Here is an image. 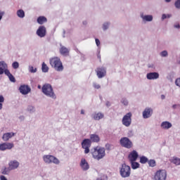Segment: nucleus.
Here are the masks:
<instances>
[{
	"mask_svg": "<svg viewBox=\"0 0 180 180\" xmlns=\"http://www.w3.org/2000/svg\"><path fill=\"white\" fill-rule=\"evenodd\" d=\"M91 155L94 160L100 161V160L105 158L106 155V151L105 148L97 146L94 148L93 150L91 151Z\"/></svg>",
	"mask_w": 180,
	"mask_h": 180,
	"instance_id": "f257e3e1",
	"label": "nucleus"
},
{
	"mask_svg": "<svg viewBox=\"0 0 180 180\" xmlns=\"http://www.w3.org/2000/svg\"><path fill=\"white\" fill-rule=\"evenodd\" d=\"M42 93L48 98H51V99H57V96L50 84H45L42 86Z\"/></svg>",
	"mask_w": 180,
	"mask_h": 180,
	"instance_id": "f03ea898",
	"label": "nucleus"
},
{
	"mask_svg": "<svg viewBox=\"0 0 180 180\" xmlns=\"http://www.w3.org/2000/svg\"><path fill=\"white\" fill-rule=\"evenodd\" d=\"M49 63L52 68H54L56 71L58 72H61V71L64 70V66L63 65V63L61 60L58 57L51 58L49 60Z\"/></svg>",
	"mask_w": 180,
	"mask_h": 180,
	"instance_id": "7ed1b4c3",
	"label": "nucleus"
},
{
	"mask_svg": "<svg viewBox=\"0 0 180 180\" xmlns=\"http://www.w3.org/2000/svg\"><path fill=\"white\" fill-rule=\"evenodd\" d=\"M120 174L122 178H129V176H130V174H131V169L130 168V166L124 163L122 164L120 169Z\"/></svg>",
	"mask_w": 180,
	"mask_h": 180,
	"instance_id": "20e7f679",
	"label": "nucleus"
},
{
	"mask_svg": "<svg viewBox=\"0 0 180 180\" xmlns=\"http://www.w3.org/2000/svg\"><path fill=\"white\" fill-rule=\"evenodd\" d=\"M42 158L45 164H55L56 165H58V164H60V160L54 155H44Z\"/></svg>",
	"mask_w": 180,
	"mask_h": 180,
	"instance_id": "39448f33",
	"label": "nucleus"
},
{
	"mask_svg": "<svg viewBox=\"0 0 180 180\" xmlns=\"http://www.w3.org/2000/svg\"><path fill=\"white\" fill-rule=\"evenodd\" d=\"M168 174L165 169L158 170L153 177V180H167Z\"/></svg>",
	"mask_w": 180,
	"mask_h": 180,
	"instance_id": "423d86ee",
	"label": "nucleus"
},
{
	"mask_svg": "<svg viewBox=\"0 0 180 180\" xmlns=\"http://www.w3.org/2000/svg\"><path fill=\"white\" fill-rule=\"evenodd\" d=\"M120 144L121 147L124 148H133V142L128 137H122L120 140Z\"/></svg>",
	"mask_w": 180,
	"mask_h": 180,
	"instance_id": "0eeeda50",
	"label": "nucleus"
},
{
	"mask_svg": "<svg viewBox=\"0 0 180 180\" xmlns=\"http://www.w3.org/2000/svg\"><path fill=\"white\" fill-rule=\"evenodd\" d=\"M132 116L133 114H131V112H127L123 116L122 119V124H123V126H125V127H130V126H131Z\"/></svg>",
	"mask_w": 180,
	"mask_h": 180,
	"instance_id": "6e6552de",
	"label": "nucleus"
},
{
	"mask_svg": "<svg viewBox=\"0 0 180 180\" xmlns=\"http://www.w3.org/2000/svg\"><path fill=\"white\" fill-rule=\"evenodd\" d=\"M3 71L4 74H5V75L8 77L11 82H16V79H15V77L12 74H11V72L8 69V64L5 63V61L4 62L3 65Z\"/></svg>",
	"mask_w": 180,
	"mask_h": 180,
	"instance_id": "1a4fd4ad",
	"label": "nucleus"
},
{
	"mask_svg": "<svg viewBox=\"0 0 180 180\" xmlns=\"http://www.w3.org/2000/svg\"><path fill=\"white\" fill-rule=\"evenodd\" d=\"M91 141L90 139H84L82 142V147L84 150V154H89L91 148Z\"/></svg>",
	"mask_w": 180,
	"mask_h": 180,
	"instance_id": "9d476101",
	"label": "nucleus"
},
{
	"mask_svg": "<svg viewBox=\"0 0 180 180\" xmlns=\"http://www.w3.org/2000/svg\"><path fill=\"white\" fill-rule=\"evenodd\" d=\"M36 34L41 39L46 37V34H47V30L46 29V27L43 25L39 26L37 30Z\"/></svg>",
	"mask_w": 180,
	"mask_h": 180,
	"instance_id": "9b49d317",
	"label": "nucleus"
},
{
	"mask_svg": "<svg viewBox=\"0 0 180 180\" xmlns=\"http://www.w3.org/2000/svg\"><path fill=\"white\" fill-rule=\"evenodd\" d=\"M154 113V110L153 108L150 107H147L144 109V110L142 112V116L143 119H150L151 116H153V114Z\"/></svg>",
	"mask_w": 180,
	"mask_h": 180,
	"instance_id": "f8f14e48",
	"label": "nucleus"
},
{
	"mask_svg": "<svg viewBox=\"0 0 180 180\" xmlns=\"http://www.w3.org/2000/svg\"><path fill=\"white\" fill-rule=\"evenodd\" d=\"M19 91L22 95H27L28 94H30L32 89H30L29 85L22 84L19 87Z\"/></svg>",
	"mask_w": 180,
	"mask_h": 180,
	"instance_id": "ddd939ff",
	"label": "nucleus"
},
{
	"mask_svg": "<svg viewBox=\"0 0 180 180\" xmlns=\"http://www.w3.org/2000/svg\"><path fill=\"white\" fill-rule=\"evenodd\" d=\"M14 145L13 143H3L0 144V151H5L6 150H12Z\"/></svg>",
	"mask_w": 180,
	"mask_h": 180,
	"instance_id": "4468645a",
	"label": "nucleus"
},
{
	"mask_svg": "<svg viewBox=\"0 0 180 180\" xmlns=\"http://www.w3.org/2000/svg\"><path fill=\"white\" fill-rule=\"evenodd\" d=\"M20 165V163L16 160H11L8 162V167L10 169H11V171H14V169H18Z\"/></svg>",
	"mask_w": 180,
	"mask_h": 180,
	"instance_id": "2eb2a0df",
	"label": "nucleus"
},
{
	"mask_svg": "<svg viewBox=\"0 0 180 180\" xmlns=\"http://www.w3.org/2000/svg\"><path fill=\"white\" fill-rule=\"evenodd\" d=\"M96 72L97 74L98 78H103V77L106 76V68L103 67L98 68L96 69Z\"/></svg>",
	"mask_w": 180,
	"mask_h": 180,
	"instance_id": "dca6fc26",
	"label": "nucleus"
},
{
	"mask_svg": "<svg viewBox=\"0 0 180 180\" xmlns=\"http://www.w3.org/2000/svg\"><path fill=\"white\" fill-rule=\"evenodd\" d=\"M139 158V153H137L136 150H132L129 153L128 155V160L129 162L133 161H137V159Z\"/></svg>",
	"mask_w": 180,
	"mask_h": 180,
	"instance_id": "f3484780",
	"label": "nucleus"
},
{
	"mask_svg": "<svg viewBox=\"0 0 180 180\" xmlns=\"http://www.w3.org/2000/svg\"><path fill=\"white\" fill-rule=\"evenodd\" d=\"M79 166L82 171H88V169H89V164L88 163L86 160H85V158L81 159Z\"/></svg>",
	"mask_w": 180,
	"mask_h": 180,
	"instance_id": "a211bd4d",
	"label": "nucleus"
},
{
	"mask_svg": "<svg viewBox=\"0 0 180 180\" xmlns=\"http://www.w3.org/2000/svg\"><path fill=\"white\" fill-rule=\"evenodd\" d=\"M140 18L142 19V22H153V17L152 15H144V13H140Z\"/></svg>",
	"mask_w": 180,
	"mask_h": 180,
	"instance_id": "6ab92c4d",
	"label": "nucleus"
},
{
	"mask_svg": "<svg viewBox=\"0 0 180 180\" xmlns=\"http://www.w3.org/2000/svg\"><path fill=\"white\" fill-rule=\"evenodd\" d=\"M146 78L149 80L158 79L160 78V74L157 72H149L147 73Z\"/></svg>",
	"mask_w": 180,
	"mask_h": 180,
	"instance_id": "aec40b11",
	"label": "nucleus"
},
{
	"mask_svg": "<svg viewBox=\"0 0 180 180\" xmlns=\"http://www.w3.org/2000/svg\"><path fill=\"white\" fill-rule=\"evenodd\" d=\"M103 117H105V115L101 112H95L91 114V119H93L94 120H101L103 119Z\"/></svg>",
	"mask_w": 180,
	"mask_h": 180,
	"instance_id": "412c9836",
	"label": "nucleus"
},
{
	"mask_svg": "<svg viewBox=\"0 0 180 180\" xmlns=\"http://www.w3.org/2000/svg\"><path fill=\"white\" fill-rule=\"evenodd\" d=\"M160 127L164 130H168L172 127V124L168 121H164L161 123Z\"/></svg>",
	"mask_w": 180,
	"mask_h": 180,
	"instance_id": "4be33fe9",
	"label": "nucleus"
},
{
	"mask_svg": "<svg viewBox=\"0 0 180 180\" xmlns=\"http://www.w3.org/2000/svg\"><path fill=\"white\" fill-rule=\"evenodd\" d=\"M13 136H15V133L7 132V133L3 134L2 140H4V141H8L10 139H12V137H13Z\"/></svg>",
	"mask_w": 180,
	"mask_h": 180,
	"instance_id": "5701e85b",
	"label": "nucleus"
},
{
	"mask_svg": "<svg viewBox=\"0 0 180 180\" xmlns=\"http://www.w3.org/2000/svg\"><path fill=\"white\" fill-rule=\"evenodd\" d=\"M60 53L62 56H68V53H70V49L68 48L62 46L60 49Z\"/></svg>",
	"mask_w": 180,
	"mask_h": 180,
	"instance_id": "b1692460",
	"label": "nucleus"
},
{
	"mask_svg": "<svg viewBox=\"0 0 180 180\" xmlns=\"http://www.w3.org/2000/svg\"><path fill=\"white\" fill-rule=\"evenodd\" d=\"M101 139L99 138V136L96 134L90 135V141H92L93 143H99Z\"/></svg>",
	"mask_w": 180,
	"mask_h": 180,
	"instance_id": "393cba45",
	"label": "nucleus"
},
{
	"mask_svg": "<svg viewBox=\"0 0 180 180\" xmlns=\"http://www.w3.org/2000/svg\"><path fill=\"white\" fill-rule=\"evenodd\" d=\"M26 112H27V113H30L31 115L33 113H35L36 112V107H34V105H30L27 107Z\"/></svg>",
	"mask_w": 180,
	"mask_h": 180,
	"instance_id": "a878e982",
	"label": "nucleus"
},
{
	"mask_svg": "<svg viewBox=\"0 0 180 180\" xmlns=\"http://www.w3.org/2000/svg\"><path fill=\"white\" fill-rule=\"evenodd\" d=\"M37 21L39 25H43L44 23H46V22H47V18H46V17L44 16H39L37 18Z\"/></svg>",
	"mask_w": 180,
	"mask_h": 180,
	"instance_id": "bb28decb",
	"label": "nucleus"
},
{
	"mask_svg": "<svg viewBox=\"0 0 180 180\" xmlns=\"http://www.w3.org/2000/svg\"><path fill=\"white\" fill-rule=\"evenodd\" d=\"M171 162H172V164H174V165H180V158H176V157H173L171 159Z\"/></svg>",
	"mask_w": 180,
	"mask_h": 180,
	"instance_id": "cd10ccee",
	"label": "nucleus"
},
{
	"mask_svg": "<svg viewBox=\"0 0 180 180\" xmlns=\"http://www.w3.org/2000/svg\"><path fill=\"white\" fill-rule=\"evenodd\" d=\"M131 164V167L132 169H137V168H140V163L133 161V162H129Z\"/></svg>",
	"mask_w": 180,
	"mask_h": 180,
	"instance_id": "c85d7f7f",
	"label": "nucleus"
},
{
	"mask_svg": "<svg viewBox=\"0 0 180 180\" xmlns=\"http://www.w3.org/2000/svg\"><path fill=\"white\" fill-rule=\"evenodd\" d=\"M11 171H12L11 169V168L9 167H4L2 169H1V174H3V175H9V172H11Z\"/></svg>",
	"mask_w": 180,
	"mask_h": 180,
	"instance_id": "c756f323",
	"label": "nucleus"
},
{
	"mask_svg": "<svg viewBox=\"0 0 180 180\" xmlns=\"http://www.w3.org/2000/svg\"><path fill=\"white\" fill-rule=\"evenodd\" d=\"M110 27V22L107 21L103 23L102 29L103 32H106V30H108V29H109Z\"/></svg>",
	"mask_w": 180,
	"mask_h": 180,
	"instance_id": "7c9ffc66",
	"label": "nucleus"
},
{
	"mask_svg": "<svg viewBox=\"0 0 180 180\" xmlns=\"http://www.w3.org/2000/svg\"><path fill=\"white\" fill-rule=\"evenodd\" d=\"M17 16L20 18V19H23V18H25V11L22 9L18 10Z\"/></svg>",
	"mask_w": 180,
	"mask_h": 180,
	"instance_id": "2f4dec72",
	"label": "nucleus"
},
{
	"mask_svg": "<svg viewBox=\"0 0 180 180\" xmlns=\"http://www.w3.org/2000/svg\"><path fill=\"white\" fill-rule=\"evenodd\" d=\"M28 71L31 74H36V72H37V68H34L32 65H29L28 66Z\"/></svg>",
	"mask_w": 180,
	"mask_h": 180,
	"instance_id": "473e14b6",
	"label": "nucleus"
},
{
	"mask_svg": "<svg viewBox=\"0 0 180 180\" xmlns=\"http://www.w3.org/2000/svg\"><path fill=\"white\" fill-rule=\"evenodd\" d=\"M139 162L141 164H147V162H148V158L146 156H141L140 158V161Z\"/></svg>",
	"mask_w": 180,
	"mask_h": 180,
	"instance_id": "72a5a7b5",
	"label": "nucleus"
},
{
	"mask_svg": "<svg viewBox=\"0 0 180 180\" xmlns=\"http://www.w3.org/2000/svg\"><path fill=\"white\" fill-rule=\"evenodd\" d=\"M42 72H49V66L45 63H42L41 66Z\"/></svg>",
	"mask_w": 180,
	"mask_h": 180,
	"instance_id": "f704fd0d",
	"label": "nucleus"
},
{
	"mask_svg": "<svg viewBox=\"0 0 180 180\" xmlns=\"http://www.w3.org/2000/svg\"><path fill=\"white\" fill-rule=\"evenodd\" d=\"M120 103L124 105V106H128L129 105V101L127 100V98H122L121 100H120Z\"/></svg>",
	"mask_w": 180,
	"mask_h": 180,
	"instance_id": "c9c22d12",
	"label": "nucleus"
},
{
	"mask_svg": "<svg viewBox=\"0 0 180 180\" xmlns=\"http://www.w3.org/2000/svg\"><path fill=\"white\" fill-rule=\"evenodd\" d=\"M170 18H172V14H162V20H165V19H169Z\"/></svg>",
	"mask_w": 180,
	"mask_h": 180,
	"instance_id": "e433bc0d",
	"label": "nucleus"
},
{
	"mask_svg": "<svg viewBox=\"0 0 180 180\" xmlns=\"http://www.w3.org/2000/svg\"><path fill=\"white\" fill-rule=\"evenodd\" d=\"M160 57H163V58L168 57V51L166 50L162 51L160 53Z\"/></svg>",
	"mask_w": 180,
	"mask_h": 180,
	"instance_id": "4c0bfd02",
	"label": "nucleus"
},
{
	"mask_svg": "<svg viewBox=\"0 0 180 180\" xmlns=\"http://www.w3.org/2000/svg\"><path fill=\"white\" fill-rule=\"evenodd\" d=\"M149 167H154L156 165L155 161L154 160H150L148 161Z\"/></svg>",
	"mask_w": 180,
	"mask_h": 180,
	"instance_id": "58836bf2",
	"label": "nucleus"
},
{
	"mask_svg": "<svg viewBox=\"0 0 180 180\" xmlns=\"http://www.w3.org/2000/svg\"><path fill=\"white\" fill-rule=\"evenodd\" d=\"M12 68L14 70H18V68H19V62L18 61H15L12 63Z\"/></svg>",
	"mask_w": 180,
	"mask_h": 180,
	"instance_id": "ea45409f",
	"label": "nucleus"
},
{
	"mask_svg": "<svg viewBox=\"0 0 180 180\" xmlns=\"http://www.w3.org/2000/svg\"><path fill=\"white\" fill-rule=\"evenodd\" d=\"M4 60L0 61V75H2L4 74Z\"/></svg>",
	"mask_w": 180,
	"mask_h": 180,
	"instance_id": "a19ab883",
	"label": "nucleus"
},
{
	"mask_svg": "<svg viewBox=\"0 0 180 180\" xmlns=\"http://www.w3.org/2000/svg\"><path fill=\"white\" fill-rule=\"evenodd\" d=\"M174 6L176 9H180V0H176L174 2Z\"/></svg>",
	"mask_w": 180,
	"mask_h": 180,
	"instance_id": "79ce46f5",
	"label": "nucleus"
},
{
	"mask_svg": "<svg viewBox=\"0 0 180 180\" xmlns=\"http://www.w3.org/2000/svg\"><path fill=\"white\" fill-rule=\"evenodd\" d=\"M93 86L95 88V89H100L101 85L98 84L96 82L93 83Z\"/></svg>",
	"mask_w": 180,
	"mask_h": 180,
	"instance_id": "37998d69",
	"label": "nucleus"
},
{
	"mask_svg": "<svg viewBox=\"0 0 180 180\" xmlns=\"http://www.w3.org/2000/svg\"><path fill=\"white\" fill-rule=\"evenodd\" d=\"M175 85L176 86H179V88H180V77L177 78L176 80H175Z\"/></svg>",
	"mask_w": 180,
	"mask_h": 180,
	"instance_id": "c03bdc74",
	"label": "nucleus"
},
{
	"mask_svg": "<svg viewBox=\"0 0 180 180\" xmlns=\"http://www.w3.org/2000/svg\"><path fill=\"white\" fill-rule=\"evenodd\" d=\"M112 146L109 143L105 144V150H108V151H110Z\"/></svg>",
	"mask_w": 180,
	"mask_h": 180,
	"instance_id": "a18cd8bd",
	"label": "nucleus"
},
{
	"mask_svg": "<svg viewBox=\"0 0 180 180\" xmlns=\"http://www.w3.org/2000/svg\"><path fill=\"white\" fill-rule=\"evenodd\" d=\"M95 41L97 47H99V46H101V41H99L98 38H96Z\"/></svg>",
	"mask_w": 180,
	"mask_h": 180,
	"instance_id": "49530a36",
	"label": "nucleus"
},
{
	"mask_svg": "<svg viewBox=\"0 0 180 180\" xmlns=\"http://www.w3.org/2000/svg\"><path fill=\"white\" fill-rule=\"evenodd\" d=\"M4 15H5V11H0V22L2 20V18H4Z\"/></svg>",
	"mask_w": 180,
	"mask_h": 180,
	"instance_id": "de8ad7c7",
	"label": "nucleus"
},
{
	"mask_svg": "<svg viewBox=\"0 0 180 180\" xmlns=\"http://www.w3.org/2000/svg\"><path fill=\"white\" fill-rule=\"evenodd\" d=\"M5 102V98H4V96L0 95V103H4Z\"/></svg>",
	"mask_w": 180,
	"mask_h": 180,
	"instance_id": "09e8293b",
	"label": "nucleus"
},
{
	"mask_svg": "<svg viewBox=\"0 0 180 180\" xmlns=\"http://www.w3.org/2000/svg\"><path fill=\"white\" fill-rule=\"evenodd\" d=\"M133 131L130 130L128 131V137H133Z\"/></svg>",
	"mask_w": 180,
	"mask_h": 180,
	"instance_id": "8fccbe9b",
	"label": "nucleus"
},
{
	"mask_svg": "<svg viewBox=\"0 0 180 180\" xmlns=\"http://www.w3.org/2000/svg\"><path fill=\"white\" fill-rule=\"evenodd\" d=\"M19 120H20V122H23L25 120V116L24 115H20L18 117Z\"/></svg>",
	"mask_w": 180,
	"mask_h": 180,
	"instance_id": "3c124183",
	"label": "nucleus"
},
{
	"mask_svg": "<svg viewBox=\"0 0 180 180\" xmlns=\"http://www.w3.org/2000/svg\"><path fill=\"white\" fill-rule=\"evenodd\" d=\"M179 106V104H174L172 106L173 109H178V107Z\"/></svg>",
	"mask_w": 180,
	"mask_h": 180,
	"instance_id": "603ef678",
	"label": "nucleus"
},
{
	"mask_svg": "<svg viewBox=\"0 0 180 180\" xmlns=\"http://www.w3.org/2000/svg\"><path fill=\"white\" fill-rule=\"evenodd\" d=\"M148 68H155V65H154V64H149L148 65Z\"/></svg>",
	"mask_w": 180,
	"mask_h": 180,
	"instance_id": "864d4df0",
	"label": "nucleus"
},
{
	"mask_svg": "<svg viewBox=\"0 0 180 180\" xmlns=\"http://www.w3.org/2000/svg\"><path fill=\"white\" fill-rule=\"evenodd\" d=\"M0 180H8L6 177L4 175L0 176Z\"/></svg>",
	"mask_w": 180,
	"mask_h": 180,
	"instance_id": "5fc2aeb1",
	"label": "nucleus"
},
{
	"mask_svg": "<svg viewBox=\"0 0 180 180\" xmlns=\"http://www.w3.org/2000/svg\"><path fill=\"white\" fill-rule=\"evenodd\" d=\"M105 105H106V106H108V108H109V107L111 106L112 104L110 103V102L107 101L106 103H105Z\"/></svg>",
	"mask_w": 180,
	"mask_h": 180,
	"instance_id": "6e6d98bb",
	"label": "nucleus"
},
{
	"mask_svg": "<svg viewBox=\"0 0 180 180\" xmlns=\"http://www.w3.org/2000/svg\"><path fill=\"white\" fill-rule=\"evenodd\" d=\"M160 98H161V99H162V101H164V99H165V95L162 94Z\"/></svg>",
	"mask_w": 180,
	"mask_h": 180,
	"instance_id": "4d7b16f0",
	"label": "nucleus"
},
{
	"mask_svg": "<svg viewBox=\"0 0 180 180\" xmlns=\"http://www.w3.org/2000/svg\"><path fill=\"white\" fill-rule=\"evenodd\" d=\"M3 106H4V105L2 104V103H0V110H2Z\"/></svg>",
	"mask_w": 180,
	"mask_h": 180,
	"instance_id": "13d9d810",
	"label": "nucleus"
},
{
	"mask_svg": "<svg viewBox=\"0 0 180 180\" xmlns=\"http://www.w3.org/2000/svg\"><path fill=\"white\" fill-rule=\"evenodd\" d=\"M81 115H85V111L84 110H81Z\"/></svg>",
	"mask_w": 180,
	"mask_h": 180,
	"instance_id": "bf43d9fd",
	"label": "nucleus"
},
{
	"mask_svg": "<svg viewBox=\"0 0 180 180\" xmlns=\"http://www.w3.org/2000/svg\"><path fill=\"white\" fill-rule=\"evenodd\" d=\"M63 37H65V30H63Z\"/></svg>",
	"mask_w": 180,
	"mask_h": 180,
	"instance_id": "052dcab7",
	"label": "nucleus"
},
{
	"mask_svg": "<svg viewBox=\"0 0 180 180\" xmlns=\"http://www.w3.org/2000/svg\"><path fill=\"white\" fill-rule=\"evenodd\" d=\"M165 2H167V4H169V2H171V0H165Z\"/></svg>",
	"mask_w": 180,
	"mask_h": 180,
	"instance_id": "680f3d73",
	"label": "nucleus"
},
{
	"mask_svg": "<svg viewBox=\"0 0 180 180\" xmlns=\"http://www.w3.org/2000/svg\"><path fill=\"white\" fill-rule=\"evenodd\" d=\"M87 23H88V22H87L86 21H83V25H87Z\"/></svg>",
	"mask_w": 180,
	"mask_h": 180,
	"instance_id": "e2e57ef3",
	"label": "nucleus"
},
{
	"mask_svg": "<svg viewBox=\"0 0 180 180\" xmlns=\"http://www.w3.org/2000/svg\"><path fill=\"white\" fill-rule=\"evenodd\" d=\"M38 89H41V86L38 85Z\"/></svg>",
	"mask_w": 180,
	"mask_h": 180,
	"instance_id": "0e129e2a",
	"label": "nucleus"
},
{
	"mask_svg": "<svg viewBox=\"0 0 180 180\" xmlns=\"http://www.w3.org/2000/svg\"><path fill=\"white\" fill-rule=\"evenodd\" d=\"M98 58L101 59V55H98Z\"/></svg>",
	"mask_w": 180,
	"mask_h": 180,
	"instance_id": "69168bd1",
	"label": "nucleus"
}]
</instances>
